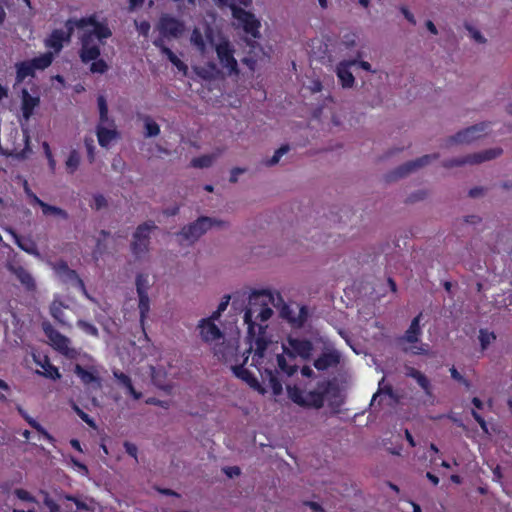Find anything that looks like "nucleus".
Here are the masks:
<instances>
[{
	"instance_id": "1",
	"label": "nucleus",
	"mask_w": 512,
	"mask_h": 512,
	"mask_svg": "<svg viewBox=\"0 0 512 512\" xmlns=\"http://www.w3.org/2000/svg\"><path fill=\"white\" fill-rule=\"evenodd\" d=\"M283 298L270 289L253 291L244 309L243 320L247 325L249 352H253L251 365L255 366L264 382H268L275 396L282 394V382L296 371L293 357L277 352L279 344L267 335L272 307H280Z\"/></svg>"
},
{
	"instance_id": "2",
	"label": "nucleus",
	"mask_w": 512,
	"mask_h": 512,
	"mask_svg": "<svg viewBox=\"0 0 512 512\" xmlns=\"http://www.w3.org/2000/svg\"><path fill=\"white\" fill-rule=\"evenodd\" d=\"M313 351V345L309 340L300 339V338H292L289 337L287 340V345L282 344L279 345L277 352L284 356L290 355L293 357V363L295 365V356H300L303 359H307L311 356ZM298 367V366H296ZM298 370V368H296ZM295 371L287 380L286 383L282 382V386H286L288 397L295 404L319 409L324 405L325 398L331 393V391L335 392L333 384L330 381H322L317 384V386L307 391L306 389H302L296 385H291L289 383V379L296 373Z\"/></svg>"
},
{
	"instance_id": "3",
	"label": "nucleus",
	"mask_w": 512,
	"mask_h": 512,
	"mask_svg": "<svg viewBox=\"0 0 512 512\" xmlns=\"http://www.w3.org/2000/svg\"><path fill=\"white\" fill-rule=\"evenodd\" d=\"M229 227L230 223L225 219L202 215L184 225L175 236L181 246H193L211 229L226 230Z\"/></svg>"
},
{
	"instance_id": "4",
	"label": "nucleus",
	"mask_w": 512,
	"mask_h": 512,
	"mask_svg": "<svg viewBox=\"0 0 512 512\" xmlns=\"http://www.w3.org/2000/svg\"><path fill=\"white\" fill-rule=\"evenodd\" d=\"M422 313L418 314L412 321L405 333L397 339V345L404 353L412 355H426L428 345L421 342L422 329L420 326Z\"/></svg>"
},
{
	"instance_id": "5",
	"label": "nucleus",
	"mask_w": 512,
	"mask_h": 512,
	"mask_svg": "<svg viewBox=\"0 0 512 512\" xmlns=\"http://www.w3.org/2000/svg\"><path fill=\"white\" fill-rule=\"evenodd\" d=\"M154 221L148 220L138 225L132 234L130 249L136 259H142L150 250L151 234L157 229Z\"/></svg>"
},
{
	"instance_id": "6",
	"label": "nucleus",
	"mask_w": 512,
	"mask_h": 512,
	"mask_svg": "<svg viewBox=\"0 0 512 512\" xmlns=\"http://www.w3.org/2000/svg\"><path fill=\"white\" fill-rule=\"evenodd\" d=\"M490 128V122H481L467 127L458 131L455 135L448 137L445 140L444 147L450 148L454 145H469L488 135Z\"/></svg>"
},
{
	"instance_id": "7",
	"label": "nucleus",
	"mask_w": 512,
	"mask_h": 512,
	"mask_svg": "<svg viewBox=\"0 0 512 512\" xmlns=\"http://www.w3.org/2000/svg\"><path fill=\"white\" fill-rule=\"evenodd\" d=\"M51 266L62 283L79 288L86 298L93 300L92 297L88 294L83 280L79 277L75 270L69 268L65 261L60 260L51 264Z\"/></svg>"
},
{
	"instance_id": "8",
	"label": "nucleus",
	"mask_w": 512,
	"mask_h": 512,
	"mask_svg": "<svg viewBox=\"0 0 512 512\" xmlns=\"http://www.w3.org/2000/svg\"><path fill=\"white\" fill-rule=\"evenodd\" d=\"M42 329L49 340V344L66 357L73 358L76 350L70 347V339L58 332L50 322H42Z\"/></svg>"
},
{
	"instance_id": "9",
	"label": "nucleus",
	"mask_w": 512,
	"mask_h": 512,
	"mask_svg": "<svg viewBox=\"0 0 512 512\" xmlns=\"http://www.w3.org/2000/svg\"><path fill=\"white\" fill-rule=\"evenodd\" d=\"M213 354L219 360L230 367L242 360L238 352V340L236 338L225 339L221 343H216L213 346Z\"/></svg>"
},
{
	"instance_id": "10",
	"label": "nucleus",
	"mask_w": 512,
	"mask_h": 512,
	"mask_svg": "<svg viewBox=\"0 0 512 512\" xmlns=\"http://www.w3.org/2000/svg\"><path fill=\"white\" fill-rule=\"evenodd\" d=\"M135 286L138 295L140 322L143 324L150 311V298L148 292L151 288V283L149 276L142 273L137 274L135 278Z\"/></svg>"
},
{
	"instance_id": "11",
	"label": "nucleus",
	"mask_w": 512,
	"mask_h": 512,
	"mask_svg": "<svg viewBox=\"0 0 512 512\" xmlns=\"http://www.w3.org/2000/svg\"><path fill=\"white\" fill-rule=\"evenodd\" d=\"M212 49H215L221 65L226 68L230 74L237 72V61L234 58V50L227 39L218 36Z\"/></svg>"
},
{
	"instance_id": "12",
	"label": "nucleus",
	"mask_w": 512,
	"mask_h": 512,
	"mask_svg": "<svg viewBox=\"0 0 512 512\" xmlns=\"http://www.w3.org/2000/svg\"><path fill=\"white\" fill-rule=\"evenodd\" d=\"M439 158V154H430L424 155L417 159L410 160L400 166H398L393 172H391L390 177L392 179L404 178L411 173L418 171L419 169L429 165L433 161Z\"/></svg>"
},
{
	"instance_id": "13",
	"label": "nucleus",
	"mask_w": 512,
	"mask_h": 512,
	"mask_svg": "<svg viewBox=\"0 0 512 512\" xmlns=\"http://www.w3.org/2000/svg\"><path fill=\"white\" fill-rule=\"evenodd\" d=\"M79 55L81 61L84 63L93 61L90 66V71L92 73L103 74L108 70L107 63L102 59H98L100 56V46L90 47L89 42L86 40L85 43L81 46Z\"/></svg>"
},
{
	"instance_id": "14",
	"label": "nucleus",
	"mask_w": 512,
	"mask_h": 512,
	"mask_svg": "<svg viewBox=\"0 0 512 512\" xmlns=\"http://www.w3.org/2000/svg\"><path fill=\"white\" fill-rule=\"evenodd\" d=\"M111 34V30L107 25L97 22L96 18H94L93 25H89V27L84 30L80 37L81 46L85 43L86 40L89 42L90 47L100 46V43H102L104 39L109 38Z\"/></svg>"
},
{
	"instance_id": "15",
	"label": "nucleus",
	"mask_w": 512,
	"mask_h": 512,
	"mask_svg": "<svg viewBox=\"0 0 512 512\" xmlns=\"http://www.w3.org/2000/svg\"><path fill=\"white\" fill-rule=\"evenodd\" d=\"M202 341L209 344L212 348L216 343L225 340V336L219 327L208 319H201L197 325Z\"/></svg>"
},
{
	"instance_id": "16",
	"label": "nucleus",
	"mask_w": 512,
	"mask_h": 512,
	"mask_svg": "<svg viewBox=\"0 0 512 512\" xmlns=\"http://www.w3.org/2000/svg\"><path fill=\"white\" fill-rule=\"evenodd\" d=\"M190 41L202 55H205L210 48H213L217 38L214 37L213 31L209 27H205L204 32L199 28H195L192 31Z\"/></svg>"
},
{
	"instance_id": "17",
	"label": "nucleus",
	"mask_w": 512,
	"mask_h": 512,
	"mask_svg": "<svg viewBox=\"0 0 512 512\" xmlns=\"http://www.w3.org/2000/svg\"><path fill=\"white\" fill-rule=\"evenodd\" d=\"M279 308L281 317L286 319L293 327H302L307 320L308 310L305 306L295 305L292 307L283 302Z\"/></svg>"
},
{
	"instance_id": "18",
	"label": "nucleus",
	"mask_w": 512,
	"mask_h": 512,
	"mask_svg": "<svg viewBox=\"0 0 512 512\" xmlns=\"http://www.w3.org/2000/svg\"><path fill=\"white\" fill-rule=\"evenodd\" d=\"M158 29L163 37L177 38L182 34L184 26L176 18L165 15L161 17Z\"/></svg>"
},
{
	"instance_id": "19",
	"label": "nucleus",
	"mask_w": 512,
	"mask_h": 512,
	"mask_svg": "<svg viewBox=\"0 0 512 512\" xmlns=\"http://www.w3.org/2000/svg\"><path fill=\"white\" fill-rule=\"evenodd\" d=\"M356 65V59L343 60L336 66V75L343 88H352L355 78L350 71V67Z\"/></svg>"
},
{
	"instance_id": "20",
	"label": "nucleus",
	"mask_w": 512,
	"mask_h": 512,
	"mask_svg": "<svg viewBox=\"0 0 512 512\" xmlns=\"http://www.w3.org/2000/svg\"><path fill=\"white\" fill-rule=\"evenodd\" d=\"M503 149L500 147L490 148L483 151L465 155L467 165L481 164L486 161L493 160L502 155Z\"/></svg>"
},
{
	"instance_id": "21",
	"label": "nucleus",
	"mask_w": 512,
	"mask_h": 512,
	"mask_svg": "<svg viewBox=\"0 0 512 512\" xmlns=\"http://www.w3.org/2000/svg\"><path fill=\"white\" fill-rule=\"evenodd\" d=\"M74 373L80 378L84 385L90 386L91 389L100 390L102 388L101 379L95 370H87L77 364L74 368Z\"/></svg>"
},
{
	"instance_id": "22",
	"label": "nucleus",
	"mask_w": 512,
	"mask_h": 512,
	"mask_svg": "<svg viewBox=\"0 0 512 512\" xmlns=\"http://www.w3.org/2000/svg\"><path fill=\"white\" fill-rule=\"evenodd\" d=\"M248 350L249 348L242 353V360H240V362L236 364H233V366L230 368L237 378H240L241 380L245 381L251 387H256L258 385L257 379L246 368L243 367L244 364H246V362L248 361V355H246V353H250Z\"/></svg>"
},
{
	"instance_id": "23",
	"label": "nucleus",
	"mask_w": 512,
	"mask_h": 512,
	"mask_svg": "<svg viewBox=\"0 0 512 512\" xmlns=\"http://www.w3.org/2000/svg\"><path fill=\"white\" fill-rule=\"evenodd\" d=\"M8 270L16 276L19 282L28 291H34L36 289V283L31 273L20 265L8 266Z\"/></svg>"
},
{
	"instance_id": "24",
	"label": "nucleus",
	"mask_w": 512,
	"mask_h": 512,
	"mask_svg": "<svg viewBox=\"0 0 512 512\" xmlns=\"http://www.w3.org/2000/svg\"><path fill=\"white\" fill-rule=\"evenodd\" d=\"M96 135L99 145L103 148H108L110 144L118 137V132L115 126H96Z\"/></svg>"
},
{
	"instance_id": "25",
	"label": "nucleus",
	"mask_w": 512,
	"mask_h": 512,
	"mask_svg": "<svg viewBox=\"0 0 512 512\" xmlns=\"http://www.w3.org/2000/svg\"><path fill=\"white\" fill-rule=\"evenodd\" d=\"M63 42H69V36L65 34V31L56 29L45 40V45L55 53H58L63 47Z\"/></svg>"
},
{
	"instance_id": "26",
	"label": "nucleus",
	"mask_w": 512,
	"mask_h": 512,
	"mask_svg": "<svg viewBox=\"0 0 512 512\" xmlns=\"http://www.w3.org/2000/svg\"><path fill=\"white\" fill-rule=\"evenodd\" d=\"M339 360L340 356L336 351L325 352L314 361V367L323 371L336 366Z\"/></svg>"
},
{
	"instance_id": "27",
	"label": "nucleus",
	"mask_w": 512,
	"mask_h": 512,
	"mask_svg": "<svg viewBox=\"0 0 512 512\" xmlns=\"http://www.w3.org/2000/svg\"><path fill=\"white\" fill-rule=\"evenodd\" d=\"M39 104V98L33 97L26 89L22 91V113L23 117L28 120L33 114V110Z\"/></svg>"
},
{
	"instance_id": "28",
	"label": "nucleus",
	"mask_w": 512,
	"mask_h": 512,
	"mask_svg": "<svg viewBox=\"0 0 512 512\" xmlns=\"http://www.w3.org/2000/svg\"><path fill=\"white\" fill-rule=\"evenodd\" d=\"M95 17H87V18H81V19H68L65 23V27L67 31H65V34L69 36V40L71 39L72 33L75 28L85 30L89 27V25H93V19Z\"/></svg>"
},
{
	"instance_id": "29",
	"label": "nucleus",
	"mask_w": 512,
	"mask_h": 512,
	"mask_svg": "<svg viewBox=\"0 0 512 512\" xmlns=\"http://www.w3.org/2000/svg\"><path fill=\"white\" fill-rule=\"evenodd\" d=\"M67 308L63 302L54 300L50 305L51 316L63 326H69L70 324L66 321L64 309Z\"/></svg>"
},
{
	"instance_id": "30",
	"label": "nucleus",
	"mask_w": 512,
	"mask_h": 512,
	"mask_svg": "<svg viewBox=\"0 0 512 512\" xmlns=\"http://www.w3.org/2000/svg\"><path fill=\"white\" fill-rule=\"evenodd\" d=\"M194 72L204 80H212L219 75V69L214 63H209L206 66L194 67Z\"/></svg>"
},
{
	"instance_id": "31",
	"label": "nucleus",
	"mask_w": 512,
	"mask_h": 512,
	"mask_svg": "<svg viewBox=\"0 0 512 512\" xmlns=\"http://www.w3.org/2000/svg\"><path fill=\"white\" fill-rule=\"evenodd\" d=\"M222 151L218 150L212 154L202 155L200 157L194 158L191 161V165L195 168H208L212 166L214 161L221 155Z\"/></svg>"
},
{
	"instance_id": "32",
	"label": "nucleus",
	"mask_w": 512,
	"mask_h": 512,
	"mask_svg": "<svg viewBox=\"0 0 512 512\" xmlns=\"http://www.w3.org/2000/svg\"><path fill=\"white\" fill-rule=\"evenodd\" d=\"M40 207L42 209V213L45 216H54L63 220H67L69 218L67 211L60 207L49 205L44 201L42 202Z\"/></svg>"
},
{
	"instance_id": "33",
	"label": "nucleus",
	"mask_w": 512,
	"mask_h": 512,
	"mask_svg": "<svg viewBox=\"0 0 512 512\" xmlns=\"http://www.w3.org/2000/svg\"><path fill=\"white\" fill-rule=\"evenodd\" d=\"M290 150V147L289 145H282L279 149H277L273 156L270 157V158H266L262 161L263 165L266 166V167H272V166H275L277 165L281 158L287 154Z\"/></svg>"
},
{
	"instance_id": "34",
	"label": "nucleus",
	"mask_w": 512,
	"mask_h": 512,
	"mask_svg": "<svg viewBox=\"0 0 512 512\" xmlns=\"http://www.w3.org/2000/svg\"><path fill=\"white\" fill-rule=\"evenodd\" d=\"M17 68V74H16V80L17 82H22L25 78L28 76H32L34 72V68L30 61L28 62H22L16 65Z\"/></svg>"
},
{
	"instance_id": "35",
	"label": "nucleus",
	"mask_w": 512,
	"mask_h": 512,
	"mask_svg": "<svg viewBox=\"0 0 512 512\" xmlns=\"http://www.w3.org/2000/svg\"><path fill=\"white\" fill-rule=\"evenodd\" d=\"M53 60V54L51 52H47L42 54L39 57H36L30 61L34 69H45L47 68Z\"/></svg>"
},
{
	"instance_id": "36",
	"label": "nucleus",
	"mask_w": 512,
	"mask_h": 512,
	"mask_svg": "<svg viewBox=\"0 0 512 512\" xmlns=\"http://www.w3.org/2000/svg\"><path fill=\"white\" fill-rule=\"evenodd\" d=\"M15 242L19 248L28 254L34 255L36 257H40V253L37 249L35 243L31 240H21L18 236L15 235Z\"/></svg>"
},
{
	"instance_id": "37",
	"label": "nucleus",
	"mask_w": 512,
	"mask_h": 512,
	"mask_svg": "<svg viewBox=\"0 0 512 512\" xmlns=\"http://www.w3.org/2000/svg\"><path fill=\"white\" fill-rule=\"evenodd\" d=\"M144 128V136L147 138L156 137L160 134L159 125L148 116L144 118Z\"/></svg>"
},
{
	"instance_id": "38",
	"label": "nucleus",
	"mask_w": 512,
	"mask_h": 512,
	"mask_svg": "<svg viewBox=\"0 0 512 512\" xmlns=\"http://www.w3.org/2000/svg\"><path fill=\"white\" fill-rule=\"evenodd\" d=\"M39 365L44 369V372H42L43 376L53 380L60 379L61 374L59 373L58 368L53 366L47 359L44 361V363L39 362ZM39 373L41 374V372Z\"/></svg>"
},
{
	"instance_id": "39",
	"label": "nucleus",
	"mask_w": 512,
	"mask_h": 512,
	"mask_svg": "<svg viewBox=\"0 0 512 512\" xmlns=\"http://www.w3.org/2000/svg\"><path fill=\"white\" fill-rule=\"evenodd\" d=\"M80 155L76 150H72L65 162L68 173L73 174L79 167Z\"/></svg>"
},
{
	"instance_id": "40",
	"label": "nucleus",
	"mask_w": 512,
	"mask_h": 512,
	"mask_svg": "<svg viewBox=\"0 0 512 512\" xmlns=\"http://www.w3.org/2000/svg\"><path fill=\"white\" fill-rule=\"evenodd\" d=\"M415 381L423 389L426 396H428V397L433 396L432 384H431L430 380L423 373H421L420 376L416 377Z\"/></svg>"
},
{
	"instance_id": "41",
	"label": "nucleus",
	"mask_w": 512,
	"mask_h": 512,
	"mask_svg": "<svg viewBox=\"0 0 512 512\" xmlns=\"http://www.w3.org/2000/svg\"><path fill=\"white\" fill-rule=\"evenodd\" d=\"M496 339V336L493 332H488L487 330L481 329L479 332V341L481 343L482 349H486L492 341Z\"/></svg>"
},
{
	"instance_id": "42",
	"label": "nucleus",
	"mask_w": 512,
	"mask_h": 512,
	"mask_svg": "<svg viewBox=\"0 0 512 512\" xmlns=\"http://www.w3.org/2000/svg\"><path fill=\"white\" fill-rule=\"evenodd\" d=\"M464 165H467L465 156L447 159L442 162V166L447 169L462 167Z\"/></svg>"
},
{
	"instance_id": "43",
	"label": "nucleus",
	"mask_w": 512,
	"mask_h": 512,
	"mask_svg": "<svg viewBox=\"0 0 512 512\" xmlns=\"http://www.w3.org/2000/svg\"><path fill=\"white\" fill-rule=\"evenodd\" d=\"M90 206L92 209L99 211L108 206V201L102 194H96L93 196V201Z\"/></svg>"
},
{
	"instance_id": "44",
	"label": "nucleus",
	"mask_w": 512,
	"mask_h": 512,
	"mask_svg": "<svg viewBox=\"0 0 512 512\" xmlns=\"http://www.w3.org/2000/svg\"><path fill=\"white\" fill-rule=\"evenodd\" d=\"M72 409L87 425L92 428L96 427L95 421L87 413L81 410L77 404L72 403Z\"/></svg>"
},
{
	"instance_id": "45",
	"label": "nucleus",
	"mask_w": 512,
	"mask_h": 512,
	"mask_svg": "<svg viewBox=\"0 0 512 512\" xmlns=\"http://www.w3.org/2000/svg\"><path fill=\"white\" fill-rule=\"evenodd\" d=\"M77 326L82 329L87 334H90L92 336H98V329L91 323L86 322L84 320H79L77 322Z\"/></svg>"
},
{
	"instance_id": "46",
	"label": "nucleus",
	"mask_w": 512,
	"mask_h": 512,
	"mask_svg": "<svg viewBox=\"0 0 512 512\" xmlns=\"http://www.w3.org/2000/svg\"><path fill=\"white\" fill-rule=\"evenodd\" d=\"M25 148L19 152H15V157L17 159H26L31 154L32 150L29 146V136L27 133L24 134Z\"/></svg>"
},
{
	"instance_id": "47",
	"label": "nucleus",
	"mask_w": 512,
	"mask_h": 512,
	"mask_svg": "<svg viewBox=\"0 0 512 512\" xmlns=\"http://www.w3.org/2000/svg\"><path fill=\"white\" fill-rule=\"evenodd\" d=\"M384 383V378H382V380L379 382V390L377 393H375L372 397V400H371V403L370 405L373 406L375 401L377 400V398L382 394V393H386L388 394L389 396H392V388L391 386H384L382 387V384Z\"/></svg>"
},
{
	"instance_id": "48",
	"label": "nucleus",
	"mask_w": 512,
	"mask_h": 512,
	"mask_svg": "<svg viewBox=\"0 0 512 512\" xmlns=\"http://www.w3.org/2000/svg\"><path fill=\"white\" fill-rule=\"evenodd\" d=\"M466 29L468 30L470 36L474 39V41L480 44L486 43V38L482 35V33L479 30L469 25L466 26Z\"/></svg>"
},
{
	"instance_id": "49",
	"label": "nucleus",
	"mask_w": 512,
	"mask_h": 512,
	"mask_svg": "<svg viewBox=\"0 0 512 512\" xmlns=\"http://www.w3.org/2000/svg\"><path fill=\"white\" fill-rule=\"evenodd\" d=\"M26 421L29 423V425L31 427H33L34 429H36L38 432H40L41 434L44 435V437L48 440H52V437L51 435L38 423L36 422L33 418L31 417H26Z\"/></svg>"
},
{
	"instance_id": "50",
	"label": "nucleus",
	"mask_w": 512,
	"mask_h": 512,
	"mask_svg": "<svg viewBox=\"0 0 512 512\" xmlns=\"http://www.w3.org/2000/svg\"><path fill=\"white\" fill-rule=\"evenodd\" d=\"M23 188H24L25 194L27 195L28 198H30V200L33 204H37L38 206H40L42 204L43 201L38 196H36V194H34L32 192L27 181H24Z\"/></svg>"
},
{
	"instance_id": "51",
	"label": "nucleus",
	"mask_w": 512,
	"mask_h": 512,
	"mask_svg": "<svg viewBox=\"0 0 512 512\" xmlns=\"http://www.w3.org/2000/svg\"><path fill=\"white\" fill-rule=\"evenodd\" d=\"M65 499L68 501H72L76 505L77 509H79V510H85V511L91 510V508L89 507V505L86 502L78 499L75 496L65 495Z\"/></svg>"
},
{
	"instance_id": "52",
	"label": "nucleus",
	"mask_w": 512,
	"mask_h": 512,
	"mask_svg": "<svg viewBox=\"0 0 512 512\" xmlns=\"http://www.w3.org/2000/svg\"><path fill=\"white\" fill-rule=\"evenodd\" d=\"M113 375L119 381V383L123 385L125 388L129 386L130 383L132 382L128 375L118 370L113 371Z\"/></svg>"
},
{
	"instance_id": "53",
	"label": "nucleus",
	"mask_w": 512,
	"mask_h": 512,
	"mask_svg": "<svg viewBox=\"0 0 512 512\" xmlns=\"http://www.w3.org/2000/svg\"><path fill=\"white\" fill-rule=\"evenodd\" d=\"M84 143H85V147H86L87 152H88L89 161L93 162L94 158H95V154H94V150H95L94 140L92 138L86 137L85 140H84Z\"/></svg>"
},
{
	"instance_id": "54",
	"label": "nucleus",
	"mask_w": 512,
	"mask_h": 512,
	"mask_svg": "<svg viewBox=\"0 0 512 512\" xmlns=\"http://www.w3.org/2000/svg\"><path fill=\"white\" fill-rule=\"evenodd\" d=\"M124 448H125L126 453L128 455H130L131 457H133L135 459L136 463H138V457H137L138 448H137V446L131 442L126 441L124 443Z\"/></svg>"
},
{
	"instance_id": "55",
	"label": "nucleus",
	"mask_w": 512,
	"mask_h": 512,
	"mask_svg": "<svg viewBox=\"0 0 512 512\" xmlns=\"http://www.w3.org/2000/svg\"><path fill=\"white\" fill-rule=\"evenodd\" d=\"M97 126L110 127V126H115V123L112 119L109 118L108 112H105V113H99V122H98Z\"/></svg>"
},
{
	"instance_id": "56",
	"label": "nucleus",
	"mask_w": 512,
	"mask_h": 512,
	"mask_svg": "<svg viewBox=\"0 0 512 512\" xmlns=\"http://www.w3.org/2000/svg\"><path fill=\"white\" fill-rule=\"evenodd\" d=\"M14 493L20 500L36 502V499L28 491L24 489H16Z\"/></svg>"
},
{
	"instance_id": "57",
	"label": "nucleus",
	"mask_w": 512,
	"mask_h": 512,
	"mask_svg": "<svg viewBox=\"0 0 512 512\" xmlns=\"http://www.w3.org/2000/svg\"><path fill=\"white\" fill-rule=\"evenodd\" d=\"M44 504L49 509V512H60V506L50 497H45Z\"/></svg>"
},
{
	"instance_id": "58",
	"label": "nucleus",
	"mask_w": 512,
	"mask_h": 512,
	"mask_svg": "<svg viewBox=\"0 0 512 512\" xmlns=\"http://www.w3.org/2000/svg\"><path fill=\"white\" fill-rule=\"evenodd\" d=\"M137 31L143 36H147L150 31V24L147 21L135 22Z\"/></svg>"
},
{
	"instance_id": "59",
	"label": "nucleus",
	"mask_w": 512,
	"mask_h": 512,
	"mask_svg": "<svg viewBox=\"0 0 512 512\" xmlns=\"http://www.w3.org/2000/svg\"><path fill=\"white\" fill-rule=\"evenodd\" d=\"M247 171L246 168H241V167H235L231 170L230 172V178H229V181L231 183H236L238 181V176L240 174H243Z\"/></svg>"
},
{
	"instance_id": "60",
	"label": "nucleus",
	"mask_w": 512,
	"mask_h": 512,
	"mask_svg": "<svg viewBox=\"0 0 512 512\" xmlns=\"http://www.w3.org/2000/svg\"><path fill=\"white\" fill-rule=\"evenodd\" d=\"M447 418L451 420L453 423H455L457 426L461 427L464 431H468L467 426L455 413H449L447 415Z\"/></svg>"
},
{
	"instance_id": "61",
	"label": "nucleus",
	"mask_w": 512,
	"mask_h": 512,
	"mask_svg": "<svg viewBox=\"0 0 512 512\" xmlns=\"http://www.w3.org/2000/svg\"><path fill=\"white\" fill-rule=\"evenodd\" d=\"M171 63L178 69V71L182 72L184 75L187 73L188 67L182 62L178 57H176Z\"/></svg>"
},
{
	"instance_id": "62",
	"label": "nucleus",
	"mask_w": 512,
	"mask_h": 512,
	"mask_svg": "<svg viewBox=\"0 0 512 512\" xmlns=\"http://www.w3.org/2000/svg\"><path fill=\"white\" fill-rule=\"evenodd\" d=\"M342 116H343V113L342 111H334L332 113V116H331V121L333 123L334 126H341L342 125Z\"/></svg>"
},
{
	"instance_id": "63",
	"label": "nucleus",
	"mask_w": 512,
	"mask_h": 512,
	"mask_svg": "<svg viewBox=\"0 0 512 512\" xmlns=\"http://www.w3.org/2000/svg\"><path fill=\"white\" fill-rule=\"evenodd\" d=\"M97 104H98L99 113L108 112V105H107V102H106V99L104 96H102V95L98 96Z\"/></svg>"
},
{
	"instance_id": "64",
	"label": "nucleus",
	"mask_w": 512,
	"mask_h": 512,
	"mask_svg": "<svg viewBox=\"0 0 512 512\" xmlns=\"http://www.w3.org/2000/svg\"><path fill=\"white\" fill-rule=\"evenodd\" d=\"M422 372L413 368V367H410V366H406L405 367V375L407 377H411L415 380L416 377L420 376Z\"/></svg>"
}]
</instances>
